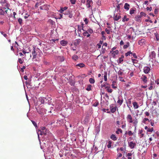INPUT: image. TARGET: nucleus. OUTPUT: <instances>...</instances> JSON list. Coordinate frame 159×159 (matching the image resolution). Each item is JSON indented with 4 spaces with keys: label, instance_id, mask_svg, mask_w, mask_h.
Listing matches in <instances>:
<instances>
[{
    "label": "nucleus",
    "instance_id": "6",
    "mask_svg": "<svg viewBox=\"0 0 159 159\" xmlns=\"http://www.w3.org/2000/svg\"><path fill=\"white\" fill-rule=\"evenodd\" d=\"M129 145L130 148L131 149H133L134 148L135 146L136 145V143H133L131 141L129 143Z\"/></svg>",
    "mask_w": 159,
    "mask_h": 159
},
{
    "label": "nucleus",
    "instance_id": "23",
    "mask_svg": "<svg viewBox=\"0 0 159 159\" xmlns=\"http://www.w3.org/2000/svg\"><path fill=\"white\" fill-rule=\"evenodd\" d=\"M129 20V18H127V16L125 15L124 16L123 18H122V21L123 22H125V21H128Z\"/></svg>",
    "mask_w": 159,
    "mask_h": 159
},
{
    "label": "nucleus",
    "instance_id": "27",
    "mask_svg": "<svg viewBox=\"0 0 159 159\" xmlns=\"http://www.w3.org/2000/svg\"><path fill=\"white\" fill-rule=\"evenodd\" d=\"M92 86L90 84H89L87 86V88L86 89L87 91H90L91 90Z\"/></svg>",
    "mask_w": 159,
    "mask_h": 159
},
{
    "label": "nucleus",
    "instance_id": "48",
    "mask_svg": "<svg viewBox=\"0 0 159 159\" xmlns=\"http://www.w3.org/2000/svg\"><path fill=\"white\" fill-rule=\"evenodd\" d=\"M104 80L105 81H106L107 80V73H105L104 75Z\"/></svg>",
    "mask_w": 159,
    "mask_h": 159
},
{
    "label": "nucleus",
    "instance_id": "4",
    "mask_svg": "<svg viewBox=\"0 0 159 159\" xmlns=\"http://www.w3.org/2000/svg\"><path fill=\"white\" fill-rule=\"evenodd\" d=\"M3 10L2 8H0V15H4L5 14V12L6 14L8 13V10H9L11 11V9H7L5 11H4V9H3Z\"/></svg>",
    "mask_w": 159,
    "mask_h": 159
},
{
    "label": "nucleus",
    "instance_id": "11",
    "mask_svg": "<svg viewBox=\"0 0 159 159\" xmlns=\"http://www.w3.org/2000/svg\"><path fill=\"white\" fill-rule=\"evenodd\" d=\"M92 1L90 0H87L86 1V6L88 8L91 7L90 4Z\"/></svg>",
    "mask_w": 159,
    "mask_h": 159
},
{
    "label": "nucleus",
    "instance_id": "32",
    "mask_svg": "<svg viewBox=\"0 0 159 159\" xmlns=\"http://www.w3.org/2000/svg\"><path fill=\"white\" fill-rule=\"evenodd\" d=\"M132 155V154L131 153H129L126 155V156L128 157V159H132V157H130Z\"/></svg>",
    "mask_w": 159,
    "mask_h": 159
},
{
    "label": "nucleus",
    "instance_id": "54",
    "mask_svg": "<svg viewBox=\"0 0 159 159\" xmlns=\"http://www.w3.org/2000/svg\"><path fill=\"white\" fill-rule=\"evenodd\" d=\"M128 134L130 136H131L133 134V133H132L131 131H129Z\"/></svg>",
    "mask_w": 159,
    "mask_h": 159
},
{
    "label": "nucleus",
    "instance_id": "15",
    "mask_svg": "<svg viewBox=\"0 0 159 159\" xmlns=\"http://www.w3.org/2000/svg\"><path fill=\"white\" fill-rule=\"evenodd\" d=\"M60 44L62 46H65L66 45L67 42L65 40H62L60 41Z\"/></svg>",
    "mask_w": 159,
    "mask_h": 159
},
{
    "label": "nucleus",
    "instance_id": "13",
    "mask_svg": "<svg viewBox=\"0 0 159 159\" xmlns=\"http://www.w3.org/2000/svg\"><path fill=\"white\" fill-rule=\"evenodd\" d=\"M133 105L134 106V109H136L139 108V106L138 104V103L136 102H133Z\"/></svg>",
    "mask_w": 159,
    "mask_h": 159
},
{
    "label": "nucleus",
    "instance_id": "55",
    "mask_svg": "<svg viewBox=\"0 0 159 159\" xmlns=\"http://www.w3.org/2000/svg\"><path fill=\"white\" fill-rule=\"evenodd\" d=\"M146 9L147 11H151L152 10V7H147L146 8Z\"/></svg>",
    "mask_w": 159,
    "mask_h": 159
},
{
    "label": "nucleus",
    "instance_id": "24",
    "mask_svg": "<svg viewBox=\"0 0 159 159\" xmlns=\"http://www.w3.org/2000/svg\"><path fill=\"white\" fill-rule=\"evenodd\" d=\"M38 132H39V133H38V134H39L40 135H42L43 134L44 135H46V134L45 132H44V131H42V130H39L38 131Z\"/></svg>",
    "mask_w": 159,
    "mask_h": 159
},
{
    "label": "nucleus",
    "instance_id": "31",
    "mask_svg": "<svg viewBox=\"0 0 159 159\" xmlns=\"http://www.w3.org/2000/svg\"><path fill=\"white\" fill-rule=\"evenodd\" d=\"M72 58L74 60L76 61L78 59V57L76 55H74L72 56Z\"/></svg>",
    "mask_w": 159,
    "mask_h": 159
},
{
    "label": "nucleus",
    "instance_id": "29",
    "mask_svg": "<svg viewBox=\"0 0 159 159\" xmlns=\"http://www.w3.org/2000/svg\"><path fill=\"white\" fill-rule=\"evenodd\" d=\"M117 107H115L113 108H111V112L114 113L116 110Z\"/></svg>",
    "mask_w": 159,
    "mask_h": 159
},
{
    "label": "nucleus",
    "instance_id": "38",
    "mask_svg": "<svg viewBox=\"0 0 159 159\" xmlns=\"http://www.w3.org/2000/svg\"><path fill=\"white\" fill-rule=\"evenodd\" d=\"M145 40L144 39H142L139 42V44H140L141 43H143L144 42Z\"/></svg>",
    "mask_w": 159,
    "mask_h": 159
},
{
    "label": "nucleus",
    "instance_id": "36",
    "mask_svg": "<svg viewBox=\"0 0 159 159\" xmlns=\"http://www.w3.org/2000/svg\"><path fill=\"white\" fill-rule=\"evenodd\" d=\"M89 81L91 84H93L95 82V80L94 79L90 78L89 79Z\"/></svg>",
    "mask_w": 159,
    "mask_h": 159
},
{
    "label": "nucleus",
    "instance_id": "43",
    "mask_svg": "<svg viewBox=\"0 0 159 159\" xmlns=\"http://www.w3.org/2000/svg\"><path fill=\"white\" fill-rule=\"evenodd\" d=\"M105 51H106V48H103L102 47V50H101V53L102 54H104L105 52Z\"/></svg>",
    "mask_w": 159,
    "mask_h": 159
},
{
    "label": "nucleus",
    "instance_id": "3",
    "mask_svg": "<svg viewBox=\"0 0 159 159\" xmlns=\"http://www.w3.org/2000/svg\"><path fill=\"white\" fill-rule=\"evenodd\" d=\"M127 120L128 121V122L129 123H133L134 122V120H133L132 117L131 115L128 114L127 116L126 117Z\"/></svg>",
    "mask_w": 159,
    "mask_h": 159
},
{
    "label": "nucleus",
    "instance_id": "52",
    "mask_svg": "<svg viewBox=\"0 0 159 159\" xmlns=\"http://www.w3.org/2000/svg\"><path fill=\"white\" fill-rule=\"evenodd\" d=\"M105 31L107 32V34H110V30H108L106 28L105 29Z\"/></svg>",
    "mask_w": 159,
    "mask_h": 159
},
{
    "label": "nucleus",
    "instance_id": "46",
    "mask_svg": "<svg viewBox=\"0 0 159 159\" xmlns=\"http://www.w3.org/2000/svg\"><path fill=\"white\" fill-rule=\"evenodd\" d=\"M153 131V128L152 127L151 128H148L147 129V131L150 132H152Z\"/></svg>",
    "mask_w": 159,
    "mask_h": 159
},
{
    "label": "nucleus",
    "instance_id": "34",
    "mask_svg": "<svg viewBox=\"0 0 159 159\" xmlns=\"http://www.w3.org/2000/svg\"><path fill=\"white\" fill-rule=\"evenodd\" d=\"M135 11V10L133 9H131L129 11V13L130 14L132 15L133 14H134Z\"/></svg>",
    "mask_w": 159,
    "mask_h": 159
},
{
    "label": "nucleus",
    "instance_id": "12",
    "mask_svg": "<svg viewBox=\"0 0 159 159\" xmlns=\"http://www.w3.org/2000/svg\"><path fill=\"white\" fill-rule=\"evenodd\" d=\"M141 16L140 15H137L135 17V20L139 22L141 21Z\"/></svg>",
    "mask_w": 159,
    "mask_h": 159
},
{
    "label": "nucleus",
    "instance_id": "39",
    "mask_svg": "<svg viewBox=\"0 0 159 159\" xmlns=\"http://www.w3.org/2000/svg\"><path fill=\"white\" fill-rule=\"evenodd\" d=\"M130 54H132V52L130 51L128 52L125 53V56L126 57H127L128 56H130Z\"/></svg>",
    "mask_w": 159,
    "mask_h": 159
},
{
    "label": "nucleus",
    "instance_id": "61",
    "mask_svg": "<svg viewBox=\"0 0 159 159\" xmlns=\"http://www.w3.org/2000/svg\"><path fill=\"white\" fill-rule=\"evenodd\" d=\"M158 9H155L154 11V13L155 14H157L158 13Z\"/></svg>",
    "mask_w": 159,
    "mask_h": 159
},
{
    "label": "nucleus",
    "instance_id": "19",
    "mask_svg": "<svg viewBox=\"0 0 159 159\" xmlns=\"http://www.w3.org/2000/svg\"><path fill=\"white\" fill-rule=\"evenodd\" d=\"M105 89H107V91L109 93H111L112 92V90L110 88V87H106Z\"/></svg>",
    "mask_w": 159,
    "mask_h": 159
},
{
    "label": "nucleus",
    "instance_id": "10",
    "mask_svg": "<svg viewBox=\"0 0 159 159\" xmlns=\"http://www.w3.org/2000/svg\"><path fill=\"white\" fill-rule=\"evenodd\" d=\"M68 8V7H61V8L60 10L59 11L60 13H62L64 12V11L66 10Z\"/></svg>",
    "mask_w": 159,
    "mask_h": 159
},
{
    "label": "nucleus",
    "instance_id": "37",
    "mask_svg": "<svg viewBox=\"0 0 159 159\" xmlns=\"http://www.w3.org/2000/svg\"><path fill=\"white\" fill-rule=\"evenodd\" d=\"M18 22H19V24L20 25H21L22 23V21H23L22 19L21 18H19L18 19Z\"/></svg>",
    "mask_w": 159,
    "mask_h": 159
},
{
    "label": "nucleus",
    "instance_id": "62",
    "mask_svg": "<svg viewBox=\"0 0 159 159\" xmlns=\"http://www.w3.org/2000/svg\"><path fill=\"white\" fill-rule=\"evenodd\" d=\"M155 83H157V84H159V79H157L155 81Z\"/></svg>",
    "mask_w": 159,
    "mask_h": 159
},
{
    "label": "nucleus",
    "instance_id": "44",
    "mask_svg": "<svg viewBox=\"0 0 159 159\" xmlns=\"http://www.w3.org/2000/svg\"><path fill=\"white\" fill-rule=\"evenodd\" d=\"M87 31L88 32V33L89 32L90 34H92L93 32V30L90 28L88 29Z\"/></svg>",
    "mask_w": 159,
    "mask_h": 159
},
{
    "label": "nucleus",
    "instance_id": "64",
    "mask_svg": "<svg viewBox=\"0 0 159 159\" xmlns=\"http://www.w3.org/2000/svg\"><path fill=\"white\" fill-rule=\"evenodd\" d=\"M68 15H69V17L70 18H71L72 17V14H71V13H70H70L68 14Z\"/></svg>",
    "mask_w": 159,
    "mask_h": 159
},
{
    "label": "nucleus",
    "instance_id": "25",
    "mask_svg": "<svg viewBox=\"0 0 159 159\" xmlns=\"http://www.w3.org/2000/svg\"><path fill=\"white\" fill-rule=\"evenodd\" d=\"M44 98L43 97H40L39 98V100L40 101L41 103H44L45 102Z\"/></svg>",
    "mask_w": 159,
    "mask_h": 159
},
{
    "label": "nucleus",
    "instance_id": "5",
    "mask_svg": "<svg viewBox=\"0 0 159 159\" xmlns=\"http://www.w3.org/2000/svg\"><path fill=\"white\" fill-rule=\"evenodd\" d=\"M150 70V68L148 66H145L143 69V72L145 74H148Z\"/></svg>",
    "mask_w": 159,
    "mask_h": 159
},
{
    "label": "nucleus",
    "instance_id": "18",
    "mask_svg": "<svg viewBox=\"0 0 159 159\" xmlns=\"http://www.w3.org/2000/svg\"><path fill=\"white\" fill-rule=\"evenodd\" d=\"M154 84V82L152 81H151V83L149 84V87L148 88V89L149 90H151L153 89V86Z\"/></svg>",
    "mask_w": 159,
    "mask_h": 159
},
{
    "label": "nucleus",
    "instance_id": "51",
    "mask_svg": "<svg viewBox=\"0 0 159 159\" xmlns=\"http://www.w3.org/2000/svg\"><path fill=\"white\" fill-rule=\"evenodd\" d=\"M140 14L141 17L143 16H146V14L143 12H141L140 13Z\"/></svg>",
    "mask_w": 159,
    "mask_h": 159
},
{
    "label": "nucleus",
    "instance_id": "28",
    "mask_svg": "<svg viewBox=\"0 0 159 159\" xmlns=\"http://www.w3.org/2000/svg\"><path fill=\"white\" fill-rule=\"evenodd\" d=\"M112 141H109L108 142V144L107 145V147L108 148H110L111 147Z\"/></svg>",
    "mask_w": 159,
    "mask_h": 159
},
{
    "label": "nucleus",
    "instance_id": "40",
    "mask_svg": "<svg viewBox=\"0 0 159 159\" xmlns=\"http://www.w3.org/2000/svg\"><path fill=\"white\" fill-rule=\"evenodd\" d=\"M131 60L133 63V64H134L135 63H137V62L138 61L137 60L132 58Z\"/></svg>",
    "mask_w": 159,
    "mask_h": 159
},
{
    "label": "nucleus",
    "instance_id": "56",
    "mask_svg": "<svg viewBox=\"0 0 159 159\" xmlns=\"http://www.w3.org/2000/svg\"><path fill=\"white\" fill-rule=\"evenodd\" d=\"M133 56L136 59L137 58V57L136 55V54L135 53H132Z\"/></svg>",
    "mask_w": 159,
    "mask_h": 159
},
{
    "label": "nucleus",
    "instance_id": "21",
    "mask_svg": "<svg viewBox=\"0 0 159 159\" xmlns=\"http://www.w3.org/2000/svg\"><path fill=\"white\" fill-rule=\"evenodd\" d=\"M75 66H79L80 68H82L85 66V65L83 63H80L76 64Z\"/></svg>",
    "mask_w": 159,
    "mask_h": 159
},
{
    "label": "nucleus",
    "instance_id": "45",
    "mask_svg": "<svg viewBox=\"0 0 159 159\" xmlns=\"http://www.w3.org/2000/svg\"><path fill=\"white\" fill-rule=\"evenodd\" d=\"M70 2L72 4H75V3L76 1L75 0H70Z\"/></svg>",
    "mask_w": 159,
    "mask_h": 159
},
{
    "label": "nucleus",
    "instance_id": "49",
    "mask_svg": "<svg viewBox=\"0 0 159 159\" xmlns=\"http://www.w3.org/2000/svg\"><path fill=\"white\" fill-rule=\"evenodd\" d=\"M31 122H32V123H33V125H34V126L35 127H37V124L35 121H34L33 120H31Z\"/></svg>",
    "mask_w": 159,
    "mask_h": 159
},
{
    "label": "nucleus",
    "instance_id": "7",
    "mask_svg": "<svg viewBox=\"0 0 159 159\" xmlns=\"http://www.w3.org/2000/svg\"><path fill=\"white\" fill-rule=\"evenodd\" d=\"M141 79L144 83H146L148 81L147 77L144 75H142Z\"/></svg>",
    "mask_w": 159,
    "mask_h": 159
},
{
    "label": "nucleus",
    "instance_id": "1",
    "mask_svg": "<svg viewBox=\"0 0 159 159\" xmlns=\"http://www.w3.org/2000/svg\"><path fill=\"white\" fill-rule=\"evenodd\" d=\"M33 51L32 52L33 56L32 59L34 61H37L38 60L36 58L41 56L42 53L39 48H36L34 46L33 47Z\"/></svg>",
    "mask_w": 159,
    "mask_h": 159
},
{
    "label": "nucleus",
    "instance_id": "63",
    "mask_svg": "<svg viewBox=\"0 0 159 159\" xmlns=\"http://www.w3.org/2000/svg\"><path fill=\"white\" fill-rule=\"evenodd\" d=\"M29 16V15H28L27 13L25 14V16H24V18L25 19H27L28 18V17Z\"/></svg>",
    "mask_w": 159,
    "mask_h": 159
},
{
    "label": "nucleus",
    "instance_id": "47",
    "mask_svg": "<svg viewBox=\"0 0 159 159\" xmlns=\"http://www.w3.org/2000/svg\"><path fill=\"white\" fill-rule=\"evenodd\" d=\"M118 74L119 75H120V76H121L123 74V72L121 70H119L118 72Z\"/></svg>",
    "mask_w": 159,
    "mask_h": 159
},
{
    "label": "nucleus",
    "instance_id": "9",
    "mask_svg": "<svg viewBox=\"0 0 159 159\" xmlns=\"http://www.w3.org/2000/svg\"><path fill=\"white\" fill-rule=\"evenodd\" d=\"M138 123V120L137 119H135L134 120V122H133V124L135 127L134 130L135 131L136 129V127Z\"/></svg>",
    "mask_w": 159,
    "mask_h": 159
},
{
    "label": "nucleus",
    "instance_id": "20",
    "mask_svg": "<svg viewBox=\"0 0 159 159\" xmlns=\"http://www.w3.org/2000/svg\"><path fill=\"white\" fill-rule=\"evenodd\" d=\"M83 34L84 36H86L87 37H89L90 35V34H89L88 32L86 31H85V32L83 33Z\"/></svg>",
    "mask_w": 159,
    "mask_h": 159
},
{
    "label": "nucleus",
    "instance_id": "8",
    "mask_svg": "<svg viewBox=\"0 0 159 159\" xmlns=\"http://www.w3.org/2000/svg\"><path fill=\"white\" fill-rule=\"evenodd\" d=\"M121 17V16L119 14H116V15H114V20L117 21L120 19Z\"/></svg>",
    "mask_w": 159,
    "mask_h": 159
},
{
    "label": "nucleus",
    "instance_id": "58",
    "mask_svg": "<svg viewBox=\"0 0 159 159\" xmlns=\"http://www.w3.org/2000/svg\"><path fill=\"white\" fill-rule=\"evenodd\" d=\"M105 34V32L103 31H102L101 32V34L102 35V37L103 38H105V37L104 35Z\"/></svg>",
    "mask_w": 159,
    "mask_h": 159
},
{
    "label": "nucleus",
    "instance_id": "30",
    "mask_svg": "<svg viewBox=\"0 0 159 159\" xmlns=\"http://www.w3.org/2000/svg\"><path fill=\"white\" fill-rule=\"evenodd\" d=\"M119 53V51L117 50L115 51L114 53L113 54V57L114 58L116 57V55H117Z\"/></svg>",
    "mask_w": 159,
    "mask_h": 159
},
{
    "label": "nucleus",
    "instance_id": "42",
    "mask_svg": "<svg viewBox=\"0 0 159 159\" xmlns=\"http://www.w3.org/2000/svg\"><path fill=\"white\" fill-rule=\"evenodd\" d=\"M119 132H120V133H122V130L121 129H117V130L116 131V133L117 134H119Z\"/></svg>",
    "mask_w": 159,
    "mask_h": 159
},
{
    "label": "nucleus",
    "instance_id": "57",
    "mask_svg": "<svg viewBox=\"0 0 159 159\" xmlns=\"http://www.w3.org/2000/svg\"><path fill=\"white\" fill-rule=\"evenodd\" d=\"M84 21L85 22V23L87 24L88 23V19L87 18H85L84 20Z\"/></svg>",
    "mask_w": 159,
    "mask_h": 159
},
{
    "label": "nucleus",
    "instance_id": "50",
    "mask_svg": "<svg viewBox=\"0 0 159 159\" xmlns=\"http://www.w3.org/2000/svg\"><path fill=\"white\" fill-rule=\"evenodd\" d=\"M24 60L22 59L21 58H19L18 59V61L20 64L23 63V62Z\"/></svg>",
    "mask_w": 159,
    "mask_h": 159
},
{
    "label": "nucleus",
    "instance_id": "59",
    "mask_svg": "<svg viewBox=\"0 0 159 159\" xmlns=\"http://www.w3.org/2000/svg\"><path fill=\"white\" fill-rule=\"evenodd\" d=\"M41 129L42 130H42L43 131H44V130H45V129H46V128L45 127L42 126V127H41Z\"/></svg>",
    "mask_w": 159,
    "mask_h": 159
},
{
    "label": "nucleus",
    "instance_id": "41",
    "mask_svg": "<svg viewBox=\"0 0 159 159\" xmlns=\"http://www.w3.org/2000/svg\"><path fill=\"white\" fill-rule=\"evenodd\" d=\"M80 39L76 40H75V43H76L77 45H78L80 42Z\"/></svg>",
    "mask_w": 159,
    "mask_h": 159
},
{
    "label": "nucleus",
    "instance_id": "35",
    "mask_svg": "<svg viewBox=\"0 0 159 159\" xmlns=\"http://www.w3.org/2000/svg\"><path fill=\"white\" fill-rule=\"evenodd\" d=\"M123 102V100H120L119 99L117 101V103H118L119 105H121L122 103Z\"/></svg>",
    "mask_w": 159,
    "mask_h": 159
},
{
    "label": "nucleus",
    "instance_id": "33",
    "mask_svg": "<svg viewBox=\"0 0 159 159\" xmlns=\"http://www.w3.org/2000/svg\"><path fill=\"white\" fill-rule=\"evenodd\" d=\"M129 42H127V43H126V44H125V45L124 46H123V48H124V49H126L128 47H129Z\"/></svg>",
    "mask_w": 159,
    "mask_h": 159
},
{
    "label": "nucleus",
    "instance_id": "53",
    "mask_svg": "<svg viewBox=\"0 0 159 159\" xmlns=\"http://www.w3.org/2000/svg\"><path fill=\"white\" fill-rule=\"evenodd\" d=\"M70 13V11H68L65 12H63L62 13L64 14L65 15H68V14Z\"/></svg>",
    "mask_w": 159,
    "mask_h": 159
},
{
    "label": "nucleus",
    "instance_id": "60",
    "mask_svg": "<svg viewBox=\"0 0 159 159\" xmlns=\"http://www.w3.org/2000/svg\"><path fill=\"white\" fill-rule=\"evenodd\" d=\"M122 155L121 153H120L118 154L117 155V157L121 158V157L122 156Z\"/></svg>",
    "mask_w": 159,
    "mask_h": 159
},
{
    "label": "nucleus",
    "instance_id": "14",
    "mask_svg": "<svg viewBox=\"0 0 159 159\" xmlns=\"http://www.w3.org/2000/svg\"><path fill=\"white\" fill-rule=\"evenodd\" d=\"M116 82L115 81H113L112 82L111 86L113 88L116 89L117 88Z\"/></svg>",
    "mask_w": 159,
    "mask_h": 159
},
{
    "label": "nucleus",
    "instance_id": "17",
    "mask_svg": "<svg viewBox=\"0 0 159 159\" xmlns=\"http://www.w3.org/2000/svg\"><path fill=\"white\" fill-rule=\"evenodd\" d=\"M130 6V5L129 4H128L127 3H126L124 5V8L125 9L127 10H128L129 9V7Z\"/></svg>",
    "mask_w": 159,
    "mask_h": 159
},
{
    "label": "nucleus",
    "instance_id": "16",
    "mask_svg": "<svg viewBox=\"0 0 159 159\" xmlns=\"http://www.w3.org/2000/svg\"><path fill=\"white\" fill-rule=\"evenodd\" d=\"M110 138L113 141H116L117 139V138L116 135L114 134H112L110 136Z\"/></svg>",
    "mask_w": 159,
    "mask_h": 159
},
{
    "label": "nucleus",
    "instance_id": "2",
    "mask_svg": "<svg viewBox=\"0 0 159 159\" xmlns=\"http://www.w3.org/2000/svg\"><path fill=\"white\" fill-rule=\"evenodd\" d=\"M0 3L1 4L2 7H3L2 8L3 9L7 8V9H9V5L6 2V0H1Z\"/></svg>",
    "mask_w": 159,
    "mask_h": 159
},
{
    "label": "nucleus",
    "instance_id": "22",
    "mask_svg": "<svg viewBox=\"0 0 159 159\" xmlns=\"http://www.w3.org/2000/svg\"><path fill=\"white\" fill-rule=\"evenodd\" d=\"M124 57V56L123 55H122L121 57H120L118 60V63H121L123 61V58Z\"/></svg>",
    "mask_w": 159,
    "mask_h": 159
},
{
    "label": "nucleus",
    "instance_id": "26",
    "mask_svg": "<svg viewBox=\"0 0 159 159\" xmlns=\"http://www.w3.org/2000/svg\"><path fill=\"white\" fill-rule=\"evenodd\" d=\"M139 134H141L140 135V138L143 137L144 134L143 133V130L142 129L139 130Z\"/></svg>",
    "mask_w": 159,
    "mask_h": 159
}]
</instances>
